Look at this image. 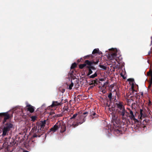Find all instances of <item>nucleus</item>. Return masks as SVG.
Instances as JSON below:
<instances>
[{
	"mask_svg": "<svg viewBox=\"0 0 152 152\" xmlns=\"http://www.w3.org/2000/svg\"><path fill=\"white\" fill-rule=\"evenodd\" d=\"M112 119L110 129L113 128V133L115 135H120L122 134L123 131H124V128L126 126V122L123 123L121 122L119 118L117 117L115 114L113 113L112 115Z\"/></svg>",
	"mask_w": 152,
	"mask_h": 152,
	"instance_id": "1",
	"label": "nucleus"
},
{
	"mask_svg": "<svg viewBox=\"0 0 152 152\" xmlns=\"http://www.w3.org/2000/svg\"><path fill=\"white\" fill-rule=\"evenodd\" d=\"M116 105L117 108L116 110L118 115L123 120L122 121L123 122H124V121L126 122L128 116L127 114H125V113H128V112L126 111L124 106L121 102L116 103Z\"/></svg>",
	"mask_w": 152,
	"mask_h": 152,
	"instance_id": "2",
	"label": "nucleus"
},
{
	"mask_svg": "<svg viewBox=\"0 0 152 152\" xmlns=\"http://www.w3.org/2000/svg\"><path fill=\"white\" fill-rule=\"evenodd\" d=\"M129 113L128 112V113H126V114H127L128 117H129L131 120H133L135 122L136 126L134 127L135 129H137L140 128H141L142 127L144 128L146 127L145 125L146 122L145 120H143V122H141V121L140 122L135 118L133 112L131 110L129 109Z\"/></svg>",
	"mask_w": 152,
	"mask_h": 152,
	"instance_id": "3",
	"label": "nucleus"
},
{
	"mask_svg": "<svg viewBox=\"0 0 152 152\" xmlns=\"http://www.w3.org/2000/svg\"><path fill=\"white\" fill-rule=\"evenodd\" d=\"M3 123L4 124V127L2 129L3 133L2 136L4 137L8 135L9 132L13 127V125L10 122H7Z\"/></svg>",
	"mask_w": 152,
	"mask_h": 152,
	"instance_id": "4",
	"label": "nucleus"
},
{
	"mask_svg": "<svg viewBox=\"0 0 152 152\" xmlns=\"http://www.w3.org/2000/svg\"><path fill=\"white\" fill-rule=\"evenodd\" d=\"M88 114V113L87 112H82L80 111L78 112V115L77 120L80 124H83L86 121V117Z\"/></svg>",
	"mask_w": 152,
	"mask_h": 152,
	"instance_id": "5",
	"label": "nucleus"
},
{
	"mask_svg": "<svg viewBox=\"0 0 152 152\" xmlns=\"http://www.w3.org/2000/svg\"><path fill=\"white\" fill-rule=\"evenodd\" d=\"M59 128H61L60 131L61 133H63L66 131V126L63 122L56 123L53 127L50 129V130L54 132Z\"/></svg>",
	"mask_w": 152,
	"mask_h": 152,
	"instance_id": "6",
	"label": "nucleus"
},
{
	"mask_svg": "<svg viewBox=\"0 0 152 152\" xmlns=\"http://www.w3.org/2000/svg\"><path fill=\"white\" fill-rule=\"evenodd\" d=\"M39 129L37 130V127L35 126L32 128L31 132L34 133L33 135L34 137H39L43 134L44 132H41Z\"/></svg>",
	"mask_w": 152,
	"mask_h": 152,
	"instance_id": "7",
	"label": "nucleus"
},
{
	"mask_svg": "<svg viewBox=\"0 0 152 152\" xmlns=\"http://www.w3.org/2000/svg\"><path fill=\"white\" fill-rule=\"evenodd\" d=\"M119 58H121V57L120 56L119 58H117L116 53L115 52L109 54L108 56L109 59L112 60L115 59L119 64H120L121 63V60H118V59H120Z\"/></svg>",
	"mask_w": 152,
	"mask_h": 152,
	"instance_id": "8",
	"label": "nucleus"
},
{
	"mask_svg": "<svg viewBox=\"0 0 152 152\" xmlns=\"http://www.w3.org/2000/svg\"><path fill=\"white\" fill-rule=\"evenodd\" d=\"M0 116H4L3 123L7 122L6 121L7 119H10L12 117V114H9L8 112L0 113Z\"/></svg>",
	"mask_w": 152,
	"mask_h": 152,
	"instance_id": "9",
	"label": "nucleus"
},
{
	"mask_svg": "<svg viewBox=\"0 0 152 152\" xmlns=\"http://www.w3.org/2000/svg\"><path fill=\"white\" fill-rule=\"evenodd\" d=\"M99 61V59H96V61H90V65L87 66L86 67L87 68L90 69H91L95 70L96 69V68L92 66V65L93 64H96L98 63Z\"/></svg>",
	"mask_w": 152,
	"mask_h": 152,
	"instance_id": "10",
	"label": "nucleus"
},
{
	"mask_svg": "<svg viewBox=\"0 0 152 152\" xmlns=\"http://www.w3.org/2000/svg\"><path fill=\"white\" fill-rule=\"evenodd\" d=\"M90 61L88 60H86L83 64H80L79 65V68L80 69H83L85 66L87 65H90Z\"/></svg>",
	"mask_w": 152,
	"mask_h": 152,
	"instance_id": "11",
	"label": "nucleus"
},
{
	"mask_svg": "<svg viewBox=\"0 0 152 152\" xmlns=\"http://www.w3.org/2000/svg\"><path fill=\"white\" fill-rule=\"evenodd\" d=\"M26 107H27V109L28 111H29L30 113H33L34 111V107L31 105L30 104H28Z\"/></svg>",
	"mask_w": 152,
	"mask_h": 152,
	"instance_id": "12",
	"label": "nucleus"
},
{
	"mask_svg": "<svg viewBox=\"0 0 152 152\" xmlns=\"http://www.w3.org/2000/svg\"><path fill=\"white\" fill-rule=\"evenodd\" d=\"M90 115L93 118H97L98 117V115L96 114L94 111H91Z\"/></svg>",
	"mask_w": 152,
	"mask_h": 152,
	"instance_id": "13",
	"label": "nucleus"
},
{
	"mask_svg": "<svg viewBox=\"0 0 152 152\" xmlns=\"http://www.w3.org/2000/svg\"><path fill=\"white\" fill-rule=\"evenodd\" d=\"M45 126V125L40 123L38 125V128L41 131L43 130Z\"/></svg>",
	"mask_w": 152,
	"mask_h": 152,
	"instance_id": "14",
	"label": "nucleus"
},
{
	"mask_svg": "<svg viewBox=\"0 0 152 152\" xmlns=\"http://www.w3.org/2000/svg\"><path fill=\"white\" fill-rule=\"evenodd\" d=\"M60 105V103H58L57 101H53L52 104L50 106L51 107H54Z\"/></svg>",
	"mask_w": 152,
	"mask_h": 152,
	"instance_id": "15",
	"label": "nucleus"
},
{
	"mask_svg": "<svg viewBox=\"0 0 152 152\" xmlns=\"http://www.w3.org/2000/svg\"><path fill=\"white\" fill-rule=\"evenodd\" d=\"M147 75L148 76H150L151 78H150V80H151V83L152 81V71L150 69L149 72L147 73Z\"/></svg>",
	"mask_w": 152,
	"mask_h": 152,
	"instance_id": "16",
	"label": "nucleus"
},
{
	"mask_svg": "<svg viewBox=\"0 0 152 152\" xmlns=\"http://www.w3.org/2000/svg\"><path fill=\"white\" fill-rule=\"evenodd\" d=\"M99 82V81L97 79H96L95 80H93L92 81V83L90 84V85H94V86H95L96 85H97Z\"/></svg>",
	"mask_w": 152,
	"mask_h": 152,
	"instance_id": "17",
	"label": "nucleus"
},
{
	"mask_svg": "<svg viewBox=\"0 0 152 152\" xmlns=\"http://www.w3.org/2000/svg\"><path fill=\"white\" fill-rule=\"evenodd\" d=\"M140 114L141 115V117H145L146 116V115L145 113L144 112L142 109H140Z\"/></svg>",
	"mask_w": 152,
	"mask_h": 152,
	"instance_id": "18",
	"label": "nucleus"
},
{
	"mask_svg": "<svg viewBox=\"0 0 152 152\" xmlns=\"http://www.w3.org/2000/svg\"><path fill=\"white\" fill-rule=\"evenodd\" d=\"M77 64L75 62L72 64L71 66V69H75V68L77 67Z\"/></svg>",
	"mask_w": 152,
	"mask_h": 152,
	"instance_id": "19",
	"label": "nucleus"
},
{
	"mask_svg": "<svg viewBox=\"0 0 152 152\" xmlns=\"http://www.w3.org/2000/svg\"><path fill=\"white\" fill-rule=\"evenodd\" d=\"M97 76V74L96 72H95L94 74L93 75H92L89 76V78H94Z\"/></svg>",
	"mask_w": 152,
	"mask_h": 152,
	"instance_id": "20",
	"label": "nucleus"
},
{
	"mask_svg": "<svg viewBox=\"0 0 152 152\" xmlns=\"http://www.w3.org/2000/svg\"><path fill=\"white\" fill-rule=\"evenodd\" d=\"M99 50L98 48L94 49L92 52V53L93 54H94L96 53H98Z\"/></svg>",
	"mask_w": 152,
	"mask_h": 152,
	"instance_id": "21",
	"label": "nucleus"
},
{
	"mask_svg": "<svg viewBox=\"0 0 152 152\" xmlns=\"http://www.w3.org/2000/svg\"><path fill=\"white\" fill-rule=\"evenodd\" d=\"M37 118V117L36 116H32L31 117V121L33 122Z\"/></svg>",
	"mask_w": 152,
	"mask_h": 152,
	"instance_id": "22",
	"label": "nucleus"
},
{
	"mask_svg": "<svg viewBox=\"0 0 152 152\" xmlns=\"http://www.w3.org/2000/svg\"><path fill=\"white\" fill-rule=\"evenodd\" d=\"M93 56L92 54H90L85 56L84 57V59H88L90 57H91L92 58H93Z\"/></svg>",
	"mask_w": 152,
	"mask_h": 152,
	"instance_id": "23",
	"label": "nucleus"
},
{
	"mask_svg": "<svg viewBox=\"0 0 152 152\" xmlns=\"http://www.w3.org/2000/svg\"><path fill=\"white\" fill-rule=\"evenodd\" d=\"M75 69H71L69 73L70 75H72L73 74H75Z\"/></svg>",
	"mask_w": 152,
	"mask_h": 152,
	"instance_id": "24",
	"label": "nucleus"
},
{
	"mask_svg": "<svg viewBox=\"0 0 152 152\" xmlns=\"http://www.w3.org/2000/svg\"><path fill=\"white\" fill-rule=\"evenodd\" d=\"M112 93L111 92H110L108 95V97L110 99V101H111L113 99L112 97Z\"/></svg>",
	"mask_w": 152,
	"mask_h": 152,
	"instance_id": "25",
	"label": "nucleus"
},
{
	"mask_svg": "<svg viewBox=\"0 0 152 152\" xmlns=\"http://www.w3.org/2000/svg\"><path fill=\"white\" fill-rule=\"evenodd\" d=\"M99 66L102 69L104 70H105L107 69V67L106 66H104L103 65H101L100 64H99Z\"/></svg>",
	"mask_w": 152,
	"mask_h": 152,
	"instance_id": "26",
	"label": "nucleus"
},
{
	"mask_svg": "<svg viewBox=\"0 0 152 152\" xmlns=\"http://www.w3.org/2000/svg\"><path fill=\"white\" fill-rule=\"evenodd\" d=\"M9 143L10 144V145H11V146L15 144V141L14 140H12V141L11 142H10ZM7 144H8V146L9 145H8L9 142H7Z\"/></svg>",
	"mask_w": 152,
	"mask_h": 152,
	"instance_id": "27",
	"label": "nucleus"
},
{
	"mask_svg": "<svg viewBox=\"0 0 152 152\" xmlns=\"http://www.w3.org/2000/svg\"><path fill=\"white\" fill-rule=\"evenodd\" d=\"M77 115H78V113H75V114H74L73 115V116L72 117L70 118V119H73L77 117Z\"/></svg>",
	"mask_w": 152,
	"mask_h": 152,
	"instance_id": "28",
	"label": "nucleus"
},
{
	"mask_svg": "<svg viewBox=\"0 0 152 152\" xmlns=\"http://www.w3.org/2000/svg\"><path fill=\"white\" fill-rule=\"evenodd\" d=\"M73 83L72 82L69 85L68 89L69 90H71L72 88V87L73 86Z\"/></svg>",
	"mask_w": 152,
	"mask_h": 152,
	"instance_id": "29",
	"label": "nucleus"
},
{
	"mask_svg": "<svg viewBox=\"0 0 152 152\" xmlns=\"http://www.w3.org/2000/svg\"><path fill=\"white\" fill-rule=\"evenodd\" d=\"M88 73L87 74V75L88 76L90 75L93 72L92 71L91 69H90L88 68Z\"/></svg>",
	"mask_w": 152,
	"mask_h": 152,
	"instance_id": "30",
	"label": "nucleus"
},
{
	"mask_svg": "<svg viewBox=\"0 0 152 152\" xmlns=\"http://www.w3.org/2000/svg\"><path fill=\"white\" fill-rule=\"evenodd\" d=\"M132 92H134V91L136 92H137V91L134 89V84H133L132 85Z\"/></svg>",
	"mask_w": 152,
	"mask_h": 152,
	"instance_id": "31",
	"label": "nucleus"
},
{
	"mask_svg": "<svg viewBox=\"0 0 152 152\" xmlns=\"http://www.w3.org/2000/svg\"><path fill=\"white\" fill-rule=\"evenodd\" d=\"M127 80L128 81H129V82H133L134 81V80L133 78H129V79H128Z\"/></svg>",
	"mask_w": 152,
	"mask_h": 152,
	"instance_id": "32",
	"label": "nucleus"
},
{
	"mask_svg": "<svg viewBox=\"0 0 152 152\" xmlns=\"http://www.w3.org/2000/svg\"><path fill=\"white\" fill-rule=\"evenodd\" d=\"M79 124L78 123V121H77V123L75 124H72V126L74 127H75L78 126L79 125Z\"/></svg>",
	"mask_w": 152,
	"mask_h": 152,
	"instance_id": "33",
	"label": "nucleus"
},
{
	"mask_svg": "<svg viewBox=\"0 0 152 152\" xmlns=\"http://www.w3.org/2000/svg\"><path fill=\"white\" fill-rule=\"evenodd\" d=\"M106 87V86L105 85H104V84L102 85V86L101 87V89H102H102H104V88L105 89Z\"/></svg>",
	"mask_w": 152,
	"mask_h": 152,
	"instance_id": "34",
	"label": "nucleus"
},
{
	"mask_svg": "<svg viewBox=\"0 0 152 152\" xmlns=\"http://www.w3.org/2000/svg\"><path fill=\"white\" fill-rule=\"evenodd\" d=\"M55 114V113L53 111H51L50 113V115H51L53 116V115H54Z\"/></svg>",
	"mask_w": 152,
	"mask_h": 152,
	"instance_id": "35",
	"label": "nucleus"
},
{
	"mask_svg": "<svg viewBox=\"0 0 152 152\" xmlns=\"http://www.w3.org/2000/svg\"><path fill=\"white\" fill-rule=\"evenodd\" d=\"M152 84V82L151 83V80H150L149 82V85L148 87L150 88V87H151V86Z\"/></svg>",
	"mask_w": 152,
	"mask_h": 152,
	"instance_id": "36",
	"label": "nucleus"
},
{
	"mask_svg": "<svg viewBox=\"0 0 152 152\" xmlns=\"http://www.w3.org/2000/svg\"><path fill=\"white\" fill-rule=\"evenodd\" d=\"M57 115V114H55V115H53V116H52V117L54 118V119H56V118H58V117H57V116H56Z\"/></svg>",
	"mask_w": 152,
	"mask_h": 152,
	"instance_id": "37",
	"label": "nucleus"
},
{
	"mask_svg": "<svg viewBox=\"0 0 152 152\" xmlns=\"http://www.w3.org/2000/svg\"><path fill=\"white\" fill-rule=\"evenodd\" d=\"M56 116H57V117H61L62 116V114H61V113L60 114H57V115Z\"/></svg>",
	"mask_w": 152,
	"mask_h": 152,
	"instance_id": "38",
	"label": "nucleus"
},
{
	"mask_svg": "<svg viewBox=\"0 0 152 152\" xmlns=\"http://www.w3.org/2000/svg\"><path fill=\"white\" fill-rule=\"evenodd\" d=\"M104 85H105L106 86V87L108 86V83L107 82H105V83H104Z\"/></svg>",
	"mask_w": 152,
	"mask_h": 152,
	"instance_id": "39",
	"label": "nucleus"
},
{
	"mask_svg": "<svg viewBox=\"0 0 152 152\" xmlns=\"http://www.w3.org/2000/svg\"><path fill=\"white\" fill-rule=\"evenodd\" d=\"M40 123L42 124H43L45 125V124H46L45 121L44 120L43 121H42Z\"/></svg>",
	"mask_w": 152,
	"mask_h": 152,
	"instance_id": "40",
	"label": "nucleus"
},
{
	"mask_svg": "<svg viewBox=\"0 0 152 152\" xmlns=\"http://www.w3.org/2000/svg\"><path fill=\"white\" fill-rule=\"evenodd\" d=\"M81 59H82V58H81L80 59H78L77 61V62L78 63H79L80 62V61H81Z\"/></svg>",
	"mask_w": 152,
	"mask_h": 152,
	"instance_id": "41",
	"label": "nucleus"
},
{
	"mask_svg": "<svg viewBox=\"0 0 152 152\" xmlns=\"http://www.w3.org/2000/svg\"><path fill=\"white\" fill-rule=\"evenodd\" d=\"M105 89H104H104L102 88V92L103 93H104L105 92Z\"/></svg>",
	"mask_w": 152,
	"mask_h": 152,
	"instance_id": "42",
	"label": "nucleus"
},
{
	"mask_svg": "<svg viewBox=\"0 0 152 152\" xmlns=\"http://www.w3.org/2000/svg\"><path fill=\"white\" fill-rule=\"evenodd\" d=\"M134 92H132H132L130 94H134Z\"/></svg>",
	"mask_w": 152,
	"mask_h": 152,
	"instance_id": "43",
	"label": "nucleus"
},
{
	"mask_svg": "<svg viewBox=\"0 0 152 152\" xmlns=\"http://www.w3.org/2000/svg\"><path fill=\"white\" fill-rule=\"evenodd\" d=\"M23 152H29L28 151H23Z\"/></svg>",
	"mask_w": 152,
	"mask_h": 152,
	"instance_id": "44",
	"label": "nucleus"
},
{
	"mask_svg": "<svg viewBox=\"0 0 152 152\" xmlns=\"http://www.w3.org/2000/svg\"><path fill=\"white\" fill-rule=\"evenodd\" d=\"M141 95L142 96L143 95V93L142 92L141 93Z\"/></svg>",
	"mask_w": 152,
	"mask_h": 152,
	"instance_id": "45",
	"label": "nucleus"
},
{
	"mask_svg": "<svg viewBox=\"0 0 152 152\" xmlns=\"http://www.w3.org/2000/svg\"><path fill=\"white\" fill-rule=\"evenodd\" d=\"M114 91H115L116 94H117V93L116 91V90H114Z\"/></svg>",
	"mask_w": 152,
	"mask_h": 152,
	"instance_id": "46",
	"label": "nucleus"
},
{
	"mask_svg": "<svg viewBox=\"0 0 152 152\" xmlns=\"http://www.w3.org/2000/svg\"><path fill=\"white\" fill-rule=\"evenodd\" d=\"M151 103V102L150 101L149 102V104L150 103Z\"/></svg>",
	"mask_w": 152,
	"mask_h": 152,
	"instance_id": "47",
	"label": "nucleus"
},
{
	"mask_svg": "<svg viewBox=\"0 0 152 152\" xmlns=\"http://www.w3.org/2000/svg\"><path fill=\"white\" fill-rule=\"evenodd\" d=\"M4 144H6V142H5Z\"/></svg>",
	"mask_w": 152,
	"mask_h": 152,
	"instance_id": "48",
	"label": "nucleus"
},
{
	"mask_svg": "<svg viewBox=\"0 0 152 152\" xmlns=\"http://www.w3.org/2000/svg\"><path fill=\"white\" fill-rule=\"evenodd\" d=\"M63 91H64H64H65V90H64Z\"/></svg>",
	"mask_w": 152,
	"mask_h": 152,
	"instance_id": "49",
	"label": "nucleus"
},
{
	"mask_svg": "<svg viewBox=\"0 0 152 152\" xmlns=\"http://www.w3.org/2000/svg\"><path fill=\"white\" fill-rule=\"evenodd\" d=\"M126 129V128H125V130Z\"/></svg>",
	"mask_w": 152,
	"mask_h": 152,
	"instance_id": "50",
	"label": "nucleus"
},
{
	"mask_svg": "<svg viewBox=\"0 0 152 152\" xmlns=\"http://www.w3.org/2000/svg\"><path fill=\"white\" fill-rule=\"evenodd\" d=\"M149 54H150V52H149Z\"/></svg>",
	"mask_w": 152,
	"mask_h": 152,
	"instance_id": "51",
	"label": "nucleus"
},
{
	"mask_svg": "<svg viewBox=\"0 0 152 152\" xmlns=\"http://www.w3.org/2000/svg\"><path fill=\"white\" fill-rule=\"evenodd\" d=\"M114 62H115V61H114Z\"/></svg>",
	"mask_w": 152,
	"mask_h": 152,
	"instance_id": "52",
	"label": "nucleus"
}]
</instances>
